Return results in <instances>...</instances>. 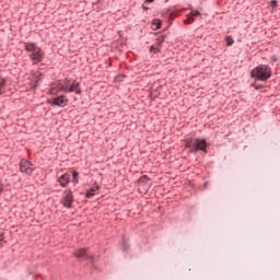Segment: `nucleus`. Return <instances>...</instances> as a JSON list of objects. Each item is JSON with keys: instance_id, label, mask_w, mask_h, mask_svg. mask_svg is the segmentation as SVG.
Wrapping results in <instances>:
<instances>
[{"instance_id": "f257e3e1", "label": "nucleus", "mask_w": 280, "mask_h": 280, "mask_svg": "<svg viewBox=\"0 0 280 280\" xmlns=\"http://www.w3.org/2000/svg\"><path fill=\"white\" fill-rule=\"evenodd\" d=\"M60 93H75L82 95V89H80V82L71 78H65L59 80L51 89L50 95H58Z\"/></svg>"}, {"instance_id": "f03ea898", "label": "nucleus", "mask_w": 280, "mask_h": 280, "mask_svg": "<svg viewBox=\"0 0 280 280\" xmlns=\"http://www.w3.org/2000/svg\"><path fill=\"white\" fill-rule=\"evenodd\" d=\"M184 148L189 150L191 154H198V152H207L209 148V142L202 138H187L184 140Z\"/></svg>"}, {"instance_id": "7ed1b4c3", "label": "nucleus", "mask_w": 280, "mask_h": 280, "mask_svg": "<svg viewBox=\"0 0 280 280\" xmlns=\"http://www.w3.org/2000/svg\"><path fill=\"white\" fill-rule=\"evenodd\" d=\"M250 78L255 82H268L272 78V68L268 65H259L250 71Z\"/></svg>"}, {"instance_id": "20e7f679", "label": "nucleus", "mask_w": 280, "mask_h": 280, "mask_svg": "<svg viewBox=\"0 0 280 280\" xmlns=\"http://www.w3.org/2000/svg\"><path fill=\"white\" fill-rule=\"evenodd\" d=\"M69 105V97L67 95L61 94L59 96H55L50 101V106H58L59 108H65V106Z\"/></svg>"}, {"instance_id": "39448f33", "label": "nucleus", "mask_w": 280, "mask_h": 280, "mask_svg": "<svg viewBox=\"0 0 280 280\" xmlns=\"http://www.w3.org/2000/svg\"><path fill=\"white\" fill-rule=\"evenodd\" d=\"M28 58L32 59L33 65H38V62H43V60L45 59V50L38 47L36 50L28 55Z\"/></svg>"}, {"instance_id": "423d86ee", "label": "nucleus", "mask_w": 280, "mask_h": 280, "mask_svg": "<svg viewBox=\"0 0 280 280\" xmlns=\"http://www.w3.org/2000/svg\"><path fill=\"white\" fill-rule=\"evenodd\" d=\"M20 172H22V174H27V176H32L34 173V168H32V162L27 161L26 159H22L20 161Z\"/></svg>"}, {"instance_id": "0eeeda50", "label": "nucleus", "mask_w": 280, "mask_h": 280, "mask_svg": "<svg viewBox=\"0 0 280 280\" xmlns=\"http://www.w3.org/2000/svg\"><path fill=\"white\" fill-rule=\"evenodd\" d=\"M62 205L67 209H71V207L73 205V194L71 192V190H65L63 191Z\"/></svg>"}, {"instance_id": "6e6552de", "label": "nucleus", "mask_w": 280, "mask_h": 280, "mask_svg": "<svg viewBox=\"0 0 280 280\" xmlns=\"http://www.w3.org/2000/svg\"><path fill=\"white\" fill-rule=\"evenodd\" d=\"M77 259H90L93 264L95 261V257L89 256L86 253V248H80L78 252L74 253Z\"/></svg>"}, {"instance_id": "1a4fd4ad", "label": "nucleus", "mask_w": 280, "mask_h": 280, "mask_svg": "<svg viewBox=\"0 0 280 280\" xmlns=\"http://www.w3.org/2000/svg\"><path fill=\"white\" fill-rule=\"evenodd\" d=\"M196 16H200V11L198 10L190 11L187 19L184 21L185 25H191V23L196 21Z\"/></svg>"}, {"instance_id": "9d476101", "label": "nucleus", "mask_w": 280, "mask_h": 280, "mask_svg": "<svg viewBox=\"0 0 280 280\" xmlns=\"http://www.w3.org/2000/svg\"><path fill=\"white\" fill-rule=\"evenodd\" d=\"M70 180H71V175H69L68 173L61 175L58 178V183H59L60 187H67V185H69Z\"/></svg>"}, {"instance_id": "9b49d317", "label": "nucleus", "mask_w": 280, "mask_h": 280, "mask_svg": "<svg viewBox=\"0 0 280 280\" xmlns=\"http://www.w3.org/2000/svg\"><path fill=\"white\" fill-rule=\"evenodd\" d=\"M24 49L25 51H28L30 54H32L38 49V46H36L35 43L28 42V43H24Z\"/></svg>"}, {"instance_id": "f8f14e48", "label": "nucleus", "mask_w": 280, "mask_h": 280, "mask_svg": "<svg viewBox=\"0 0 280 280\" xmlns=\"http://www.w3.org/2000/svg\"><path fill=\"white\" fill-rule=\"evenodd\" d=\"M94 185L95 186H93L92 188L86 190V192H85L86 198H93V196H95L96 191H100V186H97L96 183Z\"/></svg>"}, {"instance_id": "ddd939ff", "label": "nucleus", "mask_w": 280, "mask_h": 280, "mask_svg": "<svg viewBox=\"0 0 280 280\" xmlns=\"http://www.w3.org/2000/svg\"><path fill=\"white\" fill-rule=\"evenodd\" d=\"M165 38H167V35L158 36L154 45H156L161 49V47H163V43H165Z\"/></svg>"}, {"instance_id": "4468645a", "label": "nucleus", "mask_w": 280, "mask_h": 280, "mask_svg": "<svg viewBox=\"0 0 280 280\" xmlns=\"http://www.w3.org/2000/svg\"><path fill=\"white\" fill-rule=\"evenodd\" d=\"M161 25H163V22L159 19H153L151 22L152 30H161Z\"/></svg>"}, {"instance_id": "2eb2a0df", "label": "nucleus", "mask_w": 280, "mask_h": 280, "mask_svg": "<svg viewBox=\"0 0 280 280\" xmlns=\"http://www.w3.org/2000/svg\"><path fill=\"white\" fill-rule=\"evenodd\" d=\"M129 249H130V244H128V238H126L124 236L122 244H121V250H122V253H128Z\"/></svg>"}, {"instance_id": "dca6fc26", "label": "nucleus", "mask_w": 280, "mask_h": 280, "mask_svg": "<svg viewBox=\"0 0 280 280\" xmlns=\"http://www.w3.org/2000/svg\"><path fill=\"white\" fill-rule=\"evenodd\" d=\"M7 84H8V81L5 80V78L0 77V95H3L2 89H5Z\"/></svg>"}, {"instance_id": "f3484780", "label": "nucleus", "mask_w": 280, "mask_h": 280, "mask_svg": "<svg viewBox=\"0 0 280 280\" xmlns=\"http://www.w3.org/2000/svg\"><path fill=\"white\" fill-rule=\"evenodd\" d=\"M149 51L151 54H159V51H161V48L158 45L153 44L152 46H150Z\"/></svg>"}, {"instance_id": "a211bd4d", "label": "nucleus", "mask_w": 280, "mask_h": 280, "mask_svg": "<svg viewBox=\"0 0 280 280\" xmlns=\"http://www.w3.org/2000/svg\"><path fill=\"white\" fill-rule=\"evenodd\" d=\"M31 91H36L38 89V80H33L28 83Z\"/></svg>"}, {"instance_id": "6ab92c4d", "label": "nucleus", "mask_w": 280, "mask_h": 280, "mask_svg": "<svg viewBox=\"0 0 280 280\" xmlns=\"http://www.w3.org/2000/svg\"><path fill=\"white\" fill-rule=\"evenodd\" d=\"M80 173L78 171H72V183L78 184L79 183Z\"/></svg>"}, {"instance_id": "aec40b11", "label": "nucleus", "mask_w": 280, "mask_h": 280, "mask_svg": "<svg viewBox=\"0 0 280 280\" xmlns=\"http://www.w3.org/2000/svg\"><path fill=\"white\" fill-rule=\"evenodd\" d=\"M139 183L141 185H148V183H150V177H148V175H143L139 178Z\"/></svg>"}, {"instance_id": "412c9836", "label": "nucleus", "mask_w": 280, "mask_h": 280, "mask_svg": "<svg viewBox=\"0 0 280 280\" xmlns=\"http://www.w3.org/2000/svg\"><path fill=\"white\" fill-rule=\"evenodd\" d=\"M278 5H279V2L277 0H271L270 5L268 8H271V10H277Z\"/></svg>"}, {"instance_id": "4be33fe9", "label": "nucleus", "mask_w": 280, "mask_h": 280, "mask_svg": "<svg viewBox=\"0 0 280 280\" xmlns=\"http://www.w3.org/2000/svg\"><path fill=\"white\" fill-rule=\"evenodd\" d=\"M225 43H226L228 47H231L233 45V43H235V40L233 39V37L226 36Z\"/></svg>"}, {"instance_id": "5701e85b", "label": "nucleus", "mask_w": 280, "mask_h": 280, "mask_svg": "<svg viewBox=\"0 0 280 280\" xmlns=\"http://www.w3.org/2000/svg\"><path fill=\"white\" fill-rule=\"evenodd\" d=\"M175 16H178V13L168 12V19H170V21H174Z\"/></svg>"}, {"instance_id": "b1692460", "label": "nucleus", "mask_w": 280, "mask_h": 280, "mask_svg": "<svg viewBox=\"0 0 280 280\" xmlns=\"http://www.w3.org/2000/svg\"><path fill=\"white\" fill-rule=\"evenodd\" d=\"M252 86H254L255 91H261V89H264V85H259L257 83H252Z\"/></svg>"}, {"instance_id": "393cba45", "label": "nucleus", "mask_w": 280, "mask_h": 280, "mask_svg": "<svg viewBox=\"0 0 280 280\" xmlns=\"http://www.w3.org/2000/svg\"><path fill=\"white\" fill-rule=\"evenodd\" d=\"M277 60H279L276 56H272L270 61H271V65H275V62H277Z\"/></svg>"}, {"instance_id": "a878e982", "label": "nucleus", "mask_w": 280, "mask_h": 280, "mask_svg": "<svg viewBox=\"0 0 280 280\" xmlns=\"http://www.w3.org/2000/svg\"><path fill=\"white\" fill-rule=\"evenodd\" d=\"M35 80L38 81V84L40 83V80H43V74H38L37 77H35Z\"/></svg>"}, {"instance_id": "bb28decb", "label": "nucleus", "mask_w": 280, "mask_h": 280, "mask_svg": "<svg viewBox=\"0 0 280 280\" xmlns=\"http://www.w3.org/2000/svg\"><path fill=\"white\" fill-rule=\"evenodd\" d=\"M142 10H143L144 12H148V10H150V8L145 7V2L142 4Z\"/></svg>"}, {"instance_id": "cd10ccee", "label": "nucleus", "mask_w": 280, "mask_h": 280, "mask_svg": "<svg viewBox=\"0 0 280 280\" xmlns=\"http://www.w3.org/2000/svg\"><path fill=\"white\" fill-rule=\"evenodd\" d=\"M144 3H154V0H144Z\"/></svg>"}, {"instance_id": "c85d7f7f", "label": "nucleus", "mask_w": 280, "mask_h": 280, "mask_svg": "<svg viewBox=\"0 0 280 280\" xmlns=\"http://www.w3.org/2000/svg\"><path fill=\"white\" fill-rule=\"evenodd\" d=\"M3 192V187H0V195Z\"/></svg>"}, {"instance_id": "c756f323", "label": "nucleus", "mask_w": 280, "mask_h": 280, "mask_svg": "<svg viewBox=\"0 0 280 280\" xmlns=\"http://www.w3.org/2000/svg\"><path fill=\"white\" fill-rule=\"evenodd\" d=\"M0 242H3V235H0Z\"/></svg>"}, {"instance_id": "7c9ffc66", "label": "nucleus", "mask_w": 280, "mask_h": 280, "mask_svg": "<svg viewBox=\"0 0 280 280\" xmlns=\"http://www.w3.org/2000/svg\"><path fill=\"white\" fill-rule=\"evenodd\" d=\"M207 185H208V183H207V182H205L203 187H207Z\"/></svg>"}, {"instance_id": "2f4dec72", "label": "nucleus", "mask_w": 280, "mask_h": 280, "mask_svg": "<svg viewBox=\"0 0 280 280\" xmlns=\"http://www.w3.org/2000/svg\"><path fill=\"white\" fill-rule=\"evenodd\" d=\"M168 0H165V3H167Z\"/></svg>"}]
</instances>
